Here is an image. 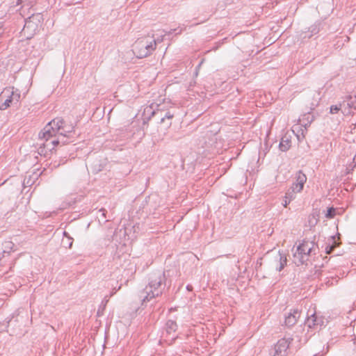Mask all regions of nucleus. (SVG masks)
I'll list each match as a JSON object with an SVG mask.
<instances>
[{
    "label": "nucleus",
    "instance_id": "obj_1",
    "mask_svg": "<svg viewBox=\"0 0 356 356\" xmlns=\"http://www.w3.org/2000/svg\"><path fill=\"white\" fill-rule=\"evenodd\" d=\"M165 277L164 273L157 271L152 273L149 277L148 284L140 291L138 297L142 304L161 296L165 289Z\"/></svg>",
    "mask_w": 356,
    "mask_h": 356
},
{
    "label": "nucleus",
    "instance_id": "obj_2",
    "mask_svg": "<svg viewBox=\"0 0 356 356\" xmlns=\"http://www.w3.org/2000/svg\"><path fill=\"white\" fill-rule=\"evenodd\" d=\"M161 40L149 37L138 38L134 44L133 52L138 58H145L154 51L156 43Z\"/></svg>",
    "mask_w": 356,
    "mask_h": 356
},
{
    "label": "nucleus",
    "instance_id": "obj_3",
    "mask_svg": "<svg viewBox=\"0 0 356 356\" xmlns=\"http://www.w3.org/2000/svg\"><path fill=\"white\" fill-rule=\"evenodd\" d=\"M74 127L73 124H67L66 122L60 118H56L44 127L42 136L49 138L51 137L50 133L59 131L60 129H64V132H67L70 134L74 131Z\"/></svg>",
    "mask_w": 356,
    "mask_h": 356
},
{
    "label": "nucleus",
    "instance_id": "obj_4",
    "mask_svg": "<svg viewBox=\"0 0 356 356\" xmlns=\"http://www.w3.org/2000/svg\"><path fill=\"white\" fill-rule=\"evenodd\" d=\"M20 92L14 88H6L0 94V110L3 111L20 101Z\"/></svg>",
    "mask_w": 356,
    "mask_h": 356
},
{
    "label": "nucleus",
    "instance_id": "obj_5",
    "mask_svg": "<svg viewBox=\"0 0 356 356\" xmlns=\"http://www.w3.org/2000/svg\"><path fill=\"white\" fill-rule=\"evenodd\" d=\"M314 248V243L309 241H303L298 247L294 253V262L297 265L304 264L307 260L309 256L312 252Z\"/></svg>",
    "mask_w": 356,
    "mask_h": 356
},
{
    "label": "nucleus",
    "instance_id": "obj_6",
    "mask_svg": "<svg viewBox=\"0 0 356 356\" xmlns=\"http://www.w3.org/2000/svg\"><path fill=\"white\" fill-rule=\"evenodd\" d=\"M292 340L291 338L280 339L275 346L274 353L272 356H286L287 350Z\"/></svg>",
    "mask_w": 356,
    "mask_h": 356
},
{
    "label": "nucleus",
    "instance_id": "obj_7",
    "mask_svg": "<svg viewBox=\"0 0 356 356\" xmlns=\"http://www.w3.org/2000/svg\"><path fill=\"white\" fill-rule=\"evenodd\" d=\"M42 132H43V130L39 133V135H38L39 138L40 140L44 139L45 140V142L44 143H42V145L44 146V147L47 148L50 151L53 150L55 148V147L58 146L60 143L63 145H65L68 143V141H67V140H63L62 138H59L58 136L57 139H53V140H50V139L52 137H49V138L44 137L42 136Z\"/></svg>",
    "mask_w": 356,
    "mask_h": 356
},
{
    "label": "nucleus",
    "instance_id": "obj_8",
    "mask_svg": "<svg viewBox=\"0 0 356 356\" xmlns=\"http://www.w3.org/2000/svg\"><path fill=\"white\" fill-rule=\"evenodd\" d=\"M40 16L39 15H33L31 17H29L25 20V24L24 26L23 31H30L31 33H35V31L38 29V24L40 22Z\"/></svg>",
    "mask_w": 356,
    "mask_h": 356
},
{
    "label": "nucleus",
    "instance_id": "obj_9",
    "mask_svg": "<svg viewBox=\"0 0 356 356\" xmlns=\"http://www.w3.org/2000/svg\"><path fill=\"white\" fill-rule=\"evenodd\" d=\"M306 181V175L301 170H299L296 175V182L293 184L291 188L293 191L301 192Z\"/></svg>",
    "mask_w": 356,
    "mask_h": 356
},
{
    "label": "nucleus",
    "instance_id": "obj_10",
    "mask_svg": "<svg viewBox=\"0 0 356 356\" xmlns=\"http://www.w3.org/2000/svg\"><path fill=\"white\" fill-rule=\"evenodd\" d=\"M300 316V312L298 309H293L286 316L284 323L288 327L294 325Z\"/></svg>",
    "mask_w": 356,
    "mask_h": 356
},
{
    "label": "nucleus",
    "instance_id": "obj_11",
    "mask_svg": "<svg viewBox=\"0 0 356 356\" xmlns=\"http://www.w3.org/2000/svg\"><path fill=\"white\" fill-rule=\"evenodd\" d=\"M275 268L278 271H281L287 264V259L285 254L278 252V254L275 257Z\"/></svg>",
    "mask_w": 356,
    "mask_h": 356
},
{
    "label": "nucleus",
    "instance_id": "obj_12",
    "mask_svg": "<svg viewBox=\"0 0 356 356\" xmlns=\"http://www.w3.org/2000/svg\"><path fill=\"white\" fill-rule=\"evenodd\" d=\"M346 101H343L339 102L337 104L332 105L330 107V114H336L338 113L340 111L345 114L346 113Z\"/></svg>",
    "mask_w": 356,
    "mask_h": 356
},
{
    "label": "nucleus",
    "instance_id": "obj_13",
    "mask_svg": "<svg viewBox=\"0 0 356 356\" xmlns=\"http://www.w3.org/2000/svg\"><path fill=\"white\" fill-rule=\"evenodd\" d=\"M159 106L157 104L152 103L149 106H146L144 109V115L146 116L149 115L147 120H149L152 116L156 114V108Z\"/></svg>",
    "mask_w": 356,
    "mask_h": 356
},
{
    "label": "nucleus",
    "instance_id": "obj_14",
    "mask_svg": "<svg viewBox=\"0 0 356 356\" xmlns=\"http://www.w3.org/2000/svg\"><path fill=\"white\" fill-rule=\"evenodd\" d=\"M346 106L349 108H355V105L356 104V92L353 94H350L346 97Z\"/></svg>",
    "mask_w": 356,
    "mask_h": 356
},
{
    "label": "nucleus",
    "instance_id": "obj_15",
    "mask_svg": "<svg viewBox=\"0 0 356 356\" xmlns=\"http://www.w3.org/2000/svg\"><path fill=\"white\" fill-rule=\"evenodd\" d=\"M305 324L309 327H315L318 325V323H316V314H311L310 316H308L307 320L305 321Z\"/></svg>",
    "mask_w": 356,
    "mask_h": 356
},
{
    "label": "nucleus",
    "instance_id": "obj_16",
    "mask_svg": "<svg viewBox=\"0 0 356 356\" xmlns=\"http://www.w3.org/2000/svg\"><path fill=\"white\" fill-rule=\"evenodd\" d=\"M177 328V325L175 321L169 320L166 322L165 330L167 333L171 334L175 332Z\"/></svg>",
    "mask_w": 356,
    "mask_h": 356
},
{
    "label": "nucleus",
    "instance_id": "obj_17",
    "mask_svg": "<svg viewBox=\"0 0 356 356\" xmlns=\"http://www.w3.org/2000/svg\"><path fill=\"white\" fill-rule=\"evenodd\" d=\"M290 146L291 141L289 139H284L282 138L279 145L280 149L282 152H286L289 149Z\"/></svg>",
    "mask_w": 356,
    "mask_h": 356
},
{
    "label": "nucleus",
    "instance_id": "obj_18",
    "mask_svg": "<svg viewBox=\"0 0 356 356\" xmlns=\"http://www.w3.org/2000/svg\"><path fill=\"white\" fill-rule=\"evenodd\" d=\"M51 137L53 136H58L59 138H62L63 140H67L69 137V134L67 132H64V129H60L59 131H55L54 133H50Z\"/></svg>",
    "mask_w": 356,
    "mask_h": 356
},
{
    "label": "nucleus",
    "instance_id": "obj_19",
    "mask_svg": "<svg viewBox=\"0 0 356 356\" xmlns=\"http://www.w3.org/2000/svg\"><path fill=\"white\" fill-rule=\"evenodd\" d=\"M296 191H293V188H291V190H289L285 194V199H288V202H290L292 200L295 198V193Z\"/></svg>",
    "mask_w": 356,
    "mask_h": 356
},
{
    "label": "nucleus",
    "instance_id": "obj_20",
    "mask_svg": "<svg viewBox=\"0 0 356 356\" xmlns=\"http://www.w3.org/2000/svg\"><path fill=\"white\" fill-rule=\"evenodd\" d=\"M336 214V210L333 207L328 208L327 210V213L325 214V217L327 218H332L334 217Z\"/></svg>",
    "mask_w": 356,
    "mask_h": 356
},
{
    "label": "nucleus",
    "instance_id": "obj_21",
    "mask_svg": "<svg viewBox=\"0 0 356 356\" xmlns=\"http://www.w3.org/2000/svg\"><path fill=\"white\" fill-rule=\"evenodd\" d=\"M332 240L333 241V243H334V236H332ZM335 245L334 244H328L327 245V246L325 247V252L327 254H331L334 250V248H335Z\"/></svg>",
    "mask_w": 356,
    "mask_h": 356
},
{
    "label": "nucleus",
    "instance_id": "obj_22",
    "mask_svg": "<svg viewBox=\"0 0 356 356\" xmlns=\"http://www.w3.org/2000/svg\"><path fill=\"white\" fill-rule=\"evenodd\" d=\"M173 117H174V114L171 113L170 112L168 111L165 113V115L163 118H161V123L164 122L165 119L171 120L173 118Z\"/></svg>",
    "mask_w": 356,
    "mask_h": 356
},
{
    "label": "nucleus",
    "instance_id": "obj_23",
    "mask_svg": "<svg viewBox=\"0 0 356 356\" xmlns=\"http://www.w3.org/2000/svg\"><path fill=\"white\" fill-rule=\"evenodd\" d=\"M318 30L319 29H318L317 26H316V25L312 26L309 28V31H311V34L309 35V37H311L312 35H313L314 34H316L318 32Z\"/></svg>",
    "mask_w": 356,
    "mask_h": 356
},
{
    "label": "nucleus",
    "instance_id": "obj_24",
    "mask_svg": "<svg viewBox=\"0 0 356 356\" xmlns=\"http://www.w3.org/2000/svg\"><path fill=\"white\" fill-rule=\"evenodd\" d=\"M99 213L101 214V216L104 218H106V210L105 209H101L99 210Z\"/></svg>",
    "mask_w": 356,
    "mask_h": 356
},
{
    "label": "nucleus",
    "instance_id": "obj_25",
    "mask_svg": "<svg viewBox=\"0 0 356 356\" xmlns=\"http://www.w3.org/2000/svg\"><path fill=\"white\" fill-rule=\"evenodd\" d=\"M13 246V243L10 241L6 242V248L12 249Z\"/></svg>",
    "mask_w": 356,
    "mask_h": 356
},
{
    "label": "nucleus",
    "instance_id": "obj_26",
    "mask_svg": "<svg viewBox=\"0 0 356 356\" xmlns=\"http://www.w3.org/2000/svg\"><path fill=\"white\" fill-rule=\"evenodd\" d=\"M120 288H121V286H119L118 289H115H115H114V291H113V292H111V294H110V296H109V297L113 296L116 293V291H118V290H120Z\"/></svg>",
    "mask_w": 356,
    "mask_h": 356
},
{
    "label": "nucleus",
    "instance_id": "obj_27",
    "mask_svg": "<svg viewBox=\"0 0 356 356\" xmlns=\"http://www.w3.org/2000/svg\"><path fill=\"white\" fill-rule=\"evenodd\" d=\"M316 323H318V325L321 326V324L323 323V321L320 318L316 316Z\"/></svg>",
    "mask_w": 356,
    "mask_h": 356
},
{
    "label": "nucleus",
    "instance_id": "obj_28",
    "mask_svg": "<svg viewBox=\"0 0 356 356\" xmlns=\"http://www.w3.org/2000/svg\"><path fill=\"white\" fill-rule=\"evenodd\" d=\"M289 200L288 199H285L284 202H283V206L284 207H286V206L288 205V204H289V202H288Z\"/></svg>",
    "mask_w": 356,
    "mask_h": 356
},
{
    "label": "nucleus",
    "instance_id": "obj_29",
    "mask_svg": "<svg viewBox=\"0 0 356 356\" xmlns=\"http://www.w3.org/2000/svg\"><path fill=\"white\" fill-rule=\"evenodd\" d=\"M177 29H172L170 31H169L168 33L171 34L172 32L176 31Z\"/></svg>",
    "mask_w": 356,
    "mask_h": 356
},
{
    "label": "nucleus",
    "instance_id": "obj_30",
    "mask_svg": "<svg viewBox=\"0 0 356 356\" xmlns=\"http://www.w3.org/2000/svg\"><path fill=\"white\" fill-rule=\"evenodd\" d=\"M186 288H187V289H188V291H190V290H191V289H192V286H189V285H188Z\"/></svg>",
    "mask_w": 356,
    "mask_h": 356
},
{
    "label": "nucleus",
    "instance_id": "obj_31",
    "mask_svg": "<svg viewBox=\"0 0 356 356\" xmlns=\"http://www.w3.org/2000/svg\"><path fill=\"white\" fill-rule=\"evenodd\" d=\"M108 301V300L107 299V296H106L104 298V302L106 303Z\"/></svg>",
    "mask_w": 356,
    "mask_h": 356
},
{
    "label": "nucleus",
    "instance_id": "obj_32",
    "mask_svg": "<svg viewBox=\"0 0 356 356\" xmlns=\"http://www.w3.org/2000/svg\"><path fill=\"white\" fill-rule=\"evenodd\" d=\"M72 245V241H70L69 243V248H70Z\"/></svg>",
    "mask_w": 356,
    "mask_h": 356
},
{
    "label": "nucleus",
    "instance_id": "obj_33",
    "mask_svg": "<svg viewBox=\"0 0 356 356\" xmlns=\"http://www.w3.org/2000/svg\"><path fill=\"white\" fill-rule=\"evenodd\" d=\"M64 235L67 236V233L65 232H64Z\"/></svg>",
    "mask_w": 356,
    "mask_h": 356
}]
</instances>
